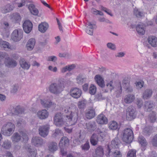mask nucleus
I'll return each instance as SVG.
<instances>
[{
	"mask_svg": "<svg viewBox=\"0 0 157 157\" xmlns=\"http://www.w3.org/2000/svg\"><path fill=\"white\" fill-rule=\"evenodd\" d=\"M97 121V123L99 124H106L108 122V120L104 115L102 114H101L98 116Z\"/></svg>",
	"mask_w": 157,
	"mask_h": 157,
	"instance_id": "5701e85b",
	"label": "nucleus"
},
{
	"mask_svg": "<svg viewBox=\"0 0 157 157\" xmlns=\"http://www.w3.org/2000/svg\"><path fill=\"white\" fill-rule=\"evenodd\" d=\"M28 155L29 157H35L36 155L37 151L34 149L28 147L27 149Z\"/></svg>",
	"mask_w": 157,
	"mask_h": 157,
	"instance_id": "a19ab883",
	"label": "nucleus"
},
{
	"mask_svg": "<svg viewBox=\"0 0 157 157\" xmlns=\"http://www.w3.org/2000/svg\"><path fill=\"white\" fill-rule=\"evenodd\" d=\"M106 155L109 156L110 155H113V157H121L122 155L119 149L114 150H107L106 151Z\"/></svg>",
	"mask_w": 157,
	"mask_h": 157,
	"instance_id": "a211bd4d",
	"label": "nucleus"
},
{
	"mask_svg": "<svg viewBox=\"0 0 157 157\" xmlns=\"http://www.w3.org/2000/svg\"><path fill=\"white\" fill-rule=\"evenodd\" d=\"M86 101L85 100H82L79 101L78 103V108L80 109L84 108L86 104Z\"/></svg>",
	"mask_w": 157,
	"mask_h": 157,
	"instance_id": "09e8293b",
	"label": "nucleus"
},
{
	"mask_svg": "<svg viewBox=\"0 0 157 157\" xmlns=\"http://www.w3.org/2000/svg\"><path fill=\"white\" fill-rule=\"evenodd\" d=\"M118 125L117 122L113 121L109 124V128L112 130H116L118 128Z\"/></svg>",
	"mask_w": 157,
	"mask_h": 157,
	"instance_id": "c03bdc74",
	"label": "nucleus"
},
{
	"mask_svg": "<svg viewBox=\"0 0 157 157\" xmlns=\"http://www.w3.org/2000/svg\"><path fill=\"white\" fill-rule=\"evenodd\" d=\"M86 117L88 119H90L94 117L95 116V111L94 109L88 110L85 113Z\"/></svg>",
	"mask_w": 157,
	"mask_h": 157,
	"instance_id": "c9c22d12",
	"label": "nucleus"
},
{
	"mask_svg": "<svg viewBox=\"0 0 157 157\" xmlns=\"http://www.w3.org/2000/svg\"><path fill=\"white\" fill-rule=\"evenodd\" d=\"M151 133V130L148 127L145 128L143 131V134L145 136H148Z\"/></svg>",
	"mask_w": 157,
	"mask_h": 157,
	"instance_id": "13d9d810",
	"label": "nucleus"
},
{
	"mask_svg": "<svg viewBox=\"0 0 157 157\" xmlns=\"http://www.w3.org/2000/svg\"><path fill=\"white\" fill-rule=\"evenodd\" d=\"M135 99V96L133 94H129L125 96L124 101L127 104L131 103Z\"/></svg>",
	"mask_w": 157,
	"mask_h": 157,
	"instance_id": "2f4dec72",
	"label": "nucleus"
},
{
	"mask_svg": "<svg viewBox=\"0 0 157 157\" xmlns=\"http://www.w3.org/2000/svg\"><path fill=\"white\" fill-rule=\"evenodd\" d=\"M23 32L21 29H15L13 31L11 34V39L14 41H19L23 37Z\"/></svg>",
	"mask_w": 157,
	"mask_h": 157,
	"instance_id": "0eeeda50",
	"label": "nucleus"
},
{
	"mask_svg": "<svg viewBox=\"0 0 157 157\" xmlns=\"http://www.w3.org/2000/svg\"><path fill=\"white\" fill-rule=\"evenodd\" d=\"M48 147V150L52 153L54 152L57 150V144L56 142H51L49 143Z\"/></svg>",
	"mask_w": 157,
	"mask_h": 157,
	"instance_id": "a878e982",
	"label": "nucleus"
},
{
	"mask_svg": "<svg viewBox=\"0 0 157 157\" xmlns=\"http://www.w3.org/2000/svg\"><path fill=\"white\" fill-rule=\"evenodd\" d=\"M149 44L153 47L157 46V38L154 36H150L147 38Z\"/></svg>",
	"mask_w": 157,
	"mask_h": 157,
	"instance_id": "b1692460",
	"label": "nucleus"
},
{
	"mask_svg": "<svg viewBox=\"0 0 157 157\" xmlns=\"http://www.w3.org/2000/svg\"><path fill=\"white\" fill-rule=\"evenodd\" d=\"M82 91L81 89L77 88H72L70 91V94L72 97L75 98H78L81 96Z\"/></svg>",
	"mask_w": 157,
	"mask_h": 157,
	"instance_id": "ddd939ff",
	"label": "nucleus"
},
{
	"mask_svg": "<svg viewBox=\"0 0 157 157\" xmlns=\"http://www.w3.org/2000/svg\"><path fill=\"white\" fill-rule=\"evenodd\" d=\"M57 58L55 56H51L48 57L47 60L48 61H52L55 62L57 60Z\"/></svg>",
	"mask_w": 157,
	"mask_h": 157,
	"instance_id": "bf43d9fd",
	"label": "nucleus"
},
{
	"mask_svg": "<svg viewBox=\"0 0 157 157\" xmlns=\"http://www.w3.org/2000/svg\"><path fill=\"white\" fill-rule=\"evenodd\" d=\"M69 140L67 137H63L61 139L59 145L60 147H64L69 145Z\"/></svg>",
	"mask_w": 157,
	"mask_h": 157,
	"instance_id": "f704fd0d",
	"label": "nucleus"
},
{
	"mask_svg": "<svg viewBox=\"0 0 157 157\" xmlns=\"http://www.w3.org/2000/svg\"><path fill=\"white\" fill-rule=\"evenodd\" d=\"M64 87V82L61 80H59L56 82L51 83L48 89L51 93L57 94L62 92Z\"/></svg>",
	"mask_w": 157,
	"mask_h": 157,
	"instance_id": "f03ea898",
	"label": "nucleus"
},
{
	"mask_svg": "<svg viewBox=\"0 0 157 157\" xmlns=\"http://www.w3.org/2000/svg\"><path fill=\"white\" fill-rule=\"evenodd\" d=\"M26 124L25 121L23 119L20 118L17 121V125L18 127H23Z\"/></svg>",
	"mask_w": 157,
	"mask_h": 157,
	"instance_id": "864d4df0",
	"label": "nucleus"
},
{
	"mask_svg": "<svg viewBox=\"0 0 157 157\" xmlns=\"http://www.w3.org/2000/svg\"><path fill=\"white\" fill-rule=\"evenodd\" d=\"M123 85L124 87L126 89V90L127 92L131 93L132 92V87L130 86L128 82L127 83L123 82Z\"/></svg>",
	"mask_w": 157,
	"mask_h": 157,
	"instance_id": "de8ad7c7",
	"label": "nucleus"
},
{
	"mask_svg": "<svg viewBox=\"0 0 157 157\" xmlns=\"http://www.w3.org/2000/svg\"><path fill=\"white\" fill-rule=\"evenodd\" d=\"M40 102L42 106L45 108H50L55 105L53 102L45 99H40Z\"/></svg>",
	"mask_w": 157,
	"mask_h": 157,
	"instance_id": "aec40b11",
	"label": "nucleus"
},
{
	"mask_svg": "<svg viewBox=\"0 0 157 157\" xmlns=\"http://www.w3.org/2000/svg\"><path fill=\"white\" fill-rule=\"evenodd\" d=\"M133 134L132 130L130 128L124 129L123 132L122 140L126 143H131L133 140Z\"/></svg>",
	"mask_w": 157,
	"mask_h": 157,
	"instance_id": "20e7f679",
	"label": "nucleus"
},
{
	"mask_svg": "<svg viewBox=\"0 0 157 157\" xmlns=\"http://www.w3.org/2000/svg\"><path fill=\"white\" fill-rule=\"evenodd\" d=\"M49 129L50 126L48 124L39 126L38 128L39 135L43 137H45L48 135Z\"/></svg>",
	"mask_w": 157,
	"mask_h": 157,
	"instance_id": "6e6552de",
	"label": "nucleus"
},
{
	"mask_svg": "<svg viewBox=\"0 0 157 157\" xmlns=\"http://www.w3.org/2000/svg\"><path fill=\"white\" fill-rule=\"evenodd\" d=\"M126 118L127 120L131 121L135 119L136 113L134 108L132 106H129L127 109Z\"/></svg>",
	"mask_w": 157,
	"mask_h": 157,
	"instance_id": "423d86ee",
	"label": "nucleus"
},
{
	"mask_svg": "<svg viewBox=\"0 0 157 157\" xmlns=\"http://www.w3.org/2000/svg\"><path fill=\"white\" fill-rule=\"evenodd\" d=\"M149 116L151 122L153 123L155 121L156 118L154 114H150Z\"/></svg>",
	"mask_w": 157,
	"mask_h": 157,
	"instance_id": "69168bd1",
	"label": "nucleus"
},
{
	"mask_svg": "<svg viewBox=\"0 0 157 157\" xmlns=\"http://www.w3.org/2000/svg\"><path fill=\"white\" fill-rule=\"evenodd\" d=\"M14 129V125L12 123L9 122L3 126L1 132L4 135L9 136L13 133Z\"/></svg>",
	"mask_w": 157,
	"mask_h": 157,
	"instance_id": "7ed1b4c3",
	"label": "nucleus"
},
{
	"mask_svg": "<svg viewBox=\"0 0 157 157\" xmlns=\"http://www.w3.org/2000/svg\"><path fill=\"white\" fill-rule=\"evenodd\" d=\"M49 27V25L46 22H43L39 24L38 30L42 33H44L47 30Z\"/></svg>",
	"mask_w": 157,
	"mask_h": 157,
	"instance_id": "393cba45",
	"label": "nucleus"
},
{
	"mask_svg": "<svg viewBox=\"0 0 157 157\" xmlns=\"http://www.w3.org/2000/svg\"><path fill=\"white\" fill-rule=\"evenodd\" d=\"M84 139V136L81 133V132H80L77 134V137L74 140L73 142L76 144H79L82 143Z\"/></svg>",
	"mask_w": 157,
	"mask_h": 157,
	"instance_id": "c85d7f7f",
	"label": "nucleus"
},
{
	"mask_svg": "<svg viewBox=\"0 0 157 157\" xmlns=\"http://www.w3.org/2000/svg\"><path fill=\"white\" fill-rule=\"evenodd\" d=\"M8 54L5 52H0V66L3 64L4 62V59H5V60H6V58L8 57Z\"/></svg>",
	"mask_w": 157,
	"mask_h": 157,
	"instance_id": "ea45409f",
	"label": "nucleus"
},
{
	"mask_svg": "<svg viewBox=\"0 0 157 157\" xmlns=\"http://www.w3.org/2000/svg\"><path fill=\"white\" fill-rule=\"evenodd\" d=\"M136 150L134 149L130 150L127 153V157H136Z\"/></svg>",
	"mask_w": 157,
	"mask_h": 157,
	"instance_id": "603ef678",
	"label": "nucleus"
},
{
	"mask_svg": "<svg viewBox=\"0 0 157 157\" xmlns=\"http://www.w3.org/2000/svg\"><path fill=\"white\" fill-rule=\"evenodd\" d=\"M120 141L117 138H115L111 142V144L108 146L107 150H114L118 149Z\"/></svg>",
	"mask_w": 157,
	"mask_h": 157,
	"instance_id": "9b49d317",
	"label": "nucleus"
},
{
	"mask_svg": "<svg viewBox=\"0 0 157 157\" xmlns=\"http://www.w3.org/2000/svg\"><path fill=\"white\" fill-rule=\"evenodd\" d=\"M14 8V6L13 5L8 4L2 7L1 11L2 13L5 14L11 11Z\"/></svg>",
	"mask_w": 157,
	"mask_h": 157,
	"instance_id": "412c9836",
	"label": "nucleus"
},
{
	"mask_svg": "<svg viewBox=\"0 0 157 157\" xmlns=\"http://www.w3.org/2000/svg\"><path fill=\"white\" fill-rule=\"evenodd\" d=\"M86 127L85 128L86 130L89 132L94 131L97 128V125L94 121H90L86 123Z\"/></svg>",
	"mask_w": 157,
	"mask_h": 157,
	"instance_id": "4468645a",
	"label": "nucleus"
},
{
	"mask_svg": "<svg viewBox=\"0 0 157 157\" xmlns=\"http://www.w3.org/2000/svg\"><path fill=\"white\" fill-rule=\"evenodd\" d=\"M138 140L140 143L143 146H146L147 144V141L145 139L143 136H139Z\"/></svg>",
	"mask_w": 157,
	"mask_h": 157,
	"instance_id": "8fccbe9b",
	"label": "nucleus"
},
{
	"mask_svg": "<svg viewBox=\"0 0 157 157\" xmlns=\"http://www.w3.org/2000/svg\"><path fill=\"white\" fill-rule=\"evenodd\" d=\"M96 91V86L93 85H91L89 88V93L92 95L94 94Z\"/></svg>",
	"mask_w": 157,
	"mask_h": 157,
	"instance_id": "4d7b16f0",
	"label": "nucleus"
},
{
	"mask_svg": "<svg viewBox=\"0 0 157 157\" xmlns=\"http://www.w3.org/2000/svg\"><path fill=\"white\" fill-rule=\"evenodd\" d=\"M32 23L29 20H26L23 24V28L24 32L29 33L31 32L33 28Z\"/></svg>",
	"mask_w": 157,
	"mask_h": 157,
	"instance_id": "9d476101",
	"label": "nucleus"
},
{
	"mask_svg": "<svg viewBox=\"0 0 157 157\" xmlns=\"http://www.w3.org/2000/svg\"><path fill=\"white\" fill-rule=\"evenodd\" d=\"M94 24H92L90 22H88L85 25V26L86 27V32L90 35H92L94 30Z\"/></svg>",
	"mask_w": 157,
	"mask_h": 157,
	"instance_id": "6ab92c4d",
	"label": "nucleus"
},
{
	"mask_svg": "<svg viewBox=\"0 0 157 157\" xmlns=\"http://www.w3.org/2000/svg\"><path fill=\"white\" fill-rule=\"evenodd\" d=\"M86 79V77L82 74H79L77 77L76 80L77 83L78 84H82L85 82Z\"/></svg>",
	"mask_w": 157,
	"mask_h": 157,
	"instance_id": "e433bc0d",
	"label": "nucleus"
},
{
	"mask_svg": "<svg viewBox=\"0 0 157 157\" xmlns=\"http://www.w3.org/2000/svg\"><path fill=\"white\" fill-rule=\"evenodd\" d=\"M119 86L116 91V96L117 98H119L121 96V95L122 92V88L120 82L119 83Z\"/></svg>",
	"mask_w": 157,
	"mask_h": 157,
	"instance_id": "6e6d98bb",
	"label": "nucleus"
},
{
	"mask_svg": "<svg viewBox=\"0 0 157 157\" xmlns=\"http://www.w3.org/2000/svg\"><path fill=\"white\" fill-rule=\"evenodd\" d=\"M133 12L134 15L138 18L144 16L143 12L136 8L134 9Z\"/></svg>",
	"mask_w": 157,
	"mask_h": 157,
	"instance_id": "79ce46f5",
	"label": "nucleus"
},
{
	"mask_svg": "<svg viewBox=\"0 0 157 157\" xmlns=\"http://www.w3.org/2000/svg\"><path fill=\"white\" fill-rule=\"evenodd\" d=\"M19 62L21 67L24 70H28L29 69L30 64L29 62H27L25 59H21Z\"/></svg>",
	"mask_w": 157,
	"mask_h": 157,
	"instance_id": "cd10ccee",
	"label": "nucleus"
},
{
	"mask_svg": "<svg viewBox=\"0 0 157 157\" xmlns=\"http://www.w3.org/2000/svg\"><path fill=\"white\" fill-rule=\"evenodd\" d=\"M29 8L31 13L34 15H37L38 13V10L35 8V6L33 4L29 5Z\"/></svg>",
	"mask_w": 157,
	"mask_h": 157,
	"instance_id": "4c0bfd02",
	"label": "nucleus"
},
{
	"mask_svg": "<svg viewBox=\"0 0 157 157\" xmlns=\"http://www.w3.org/2000/svg\"><path fill=\"white\" fill-rule=\"evenodd\" d=\"M94 79L97 83L98 85L101 87H104L105 85L104 84V81L103 78L99 75H95L94 77Z\"/></svg>",
	"mask_w": 157,
	"mask_h": 157,
	"instance_id": "bb28decb",
	"label": "nucleus"
},
{
	"mask_svg": "<svg viewBox=\"0 0 157 157\" xmlns=\"http://www.w3.org/2000/svg\"><path fill=\"white\" fill-rule=\"evenodd\" d=\"M100 137L98 135L95 133H94L92 135L90 138V142L91 144L93 146H95L98 143Z\"/></svg>",
	"mask_w": 157,
	"mask_h": 157,
	"instance_id": "c756f323",
	"label": "nucleus"
},
{
	"mask_svg": "<svg viewBox=\"0 0 157 157\" xmlns=\"http://www.w3.org/2000/svg\"><path fill=\"white\" fill-rule=\"evenodd\" d=\"M48 112L45 109L39 111L37 113V117L40 119H45L48 117Z\"/></svg>",
	"mask_w": 157,
	"mask_h": 157,
	"instance_id": "f3484780",
	"label": "nucleus"
},
{
	"mask_svg": "<svg viewBox=\"0 0 157 157\" xmlns=\"http://www.w3.org/2000/svg\"><path fill=\"white\" fill-rule=\"evenodd\" d=\"M0 46L3 48L4 49H9L10 46L9 43L6 41L1 40L0 41Z\"/></svg>",
	"mask_w": 157,
	"mask_h": 157,
	"instance_id": "49530a36",
	"label": "nucleus"
},
{
	"mask_svg": "<svg viewBox=\"0 0 157 157\" xmlns=\"http://www.w3.org/2000/svg\"><path fill=\"white\" fill-rule=\"evenodd\" d=\"M90 148L89 143H86L83 145L82 146V149L84 150H88Z\"/></svg>",
	"mask_w": 157,
	"mask_h": 157,
	"instance_id": "0e129e2a",
	"label": "nucleus"
},
{
	"mask_svg": "<svg viewBox=\"0 0 157 157\" xmlns=\"http://www.w3.org/2000/svg\"><path fill=\"white\" fill-rule=\"evenodd\" d=\"M152 90L147 89L143 92L142 98L144 99H147L150 98L152 94Z\"/></svg>",
	"mask_w": 157,
	"mask_h": 157,
	"instance_id": "473e14b6",
	"label": "nucleus"
},
{
	"mask_svg": "<svg viewBox=\"0 0 157 157\" xmlns=\"http://www.w3.org/2000/svg\"><path fill=\"white\" fill-rule=\"evenodd\" d=\"M32 143L35 146L38 147L41 146L45 143L43 139L38 136L33 137L32 139Z\"/></svg>",
	"mask_w": 157,
	"mask_h": 157,
	"instance_id": "f8f14e48",
	"label": "nucleus"
},
{
	"mask_svg": "<svg viewBox=\"0 0 157 157\" xmlns=\"http://www.w3.org/2000/svg\"><path fill=\"white\" fill-rule=\"evenodd\" d=\"M62 134L61 130L59 129H56L52 134V136L54 138H56L62 136Z\"/></svg>",
	"mask_w": 157,
	"mask_h": 157,
	"instance_id": "3c124183",
	"label": "nucleus"
},
{
	"mask_svg": "<svg viewBox=\"0 0 157 157\" xmlns=\"http://www.w3.org/2000/svg\"><path fill=\"white\" fill-rule=\"evenodd\" d=\"M48 69L49 70L56 72L57 71V68L56 67H53L52 66H49L48 67Z\"/></svg>",
	"mask_w": 157,
	"mask_h": 157,
	"instance_id": "338daca9",
	"label": "nucleus"
},
{
	"mask_svg": "<svg viewBox=\"0 0 157 157\" xmlns=\"http://www.w3.org/2000/svg\"><path fill=\"white\" fill-rule=\"evenodd\" d=\"M136 103L138 108H140L143 105V102L142 100L140 99H137L136 100Z\"/></svg>",
	"mask_w": 157,
	"mask_h": 157,
	"instance_id": "e2e57ef3",
	"label": "nucleus"
},
{
	"mask_svg": "<svg viewBox=\"0 0 157 157\" xmlns=\"http://www.w3.org/2000/svg\"><path fill=\"white\" fill-rule=\"evenodd\" d=\"M21 137L24 140H27L28 138L26 133L22 131L14 133L11 138L12 142L15 143L19 142L21 140Z\"/></svg>",
	"mask_w": 157,
	"mask_h": 157,
	"instance_id": "39448f33",
	"label": "nucleus"
},
{
	"mask_svg": "<svg viewBox=\"0 0 157 157\" xmlns=\"http://www.w3.org/2000/svg\"><path fill=\"white\" fill-rule=\"evenodd\" d=\"M35 44V40L34 38L30 39L26 44V48L29 51H31L33 49Z\"/></svg>",
	"mask_w": 157,
	"mask_h": 157,
	"instance_id": "7c9ffc66",
	"label": "nucleus"
},
{
	"mask_svg": "<svg viewBox=\"0 0 157 157\" xmlns=\"http://www.w3.org/2000/svg\"><path fill=\"white\" fill-rule=\"evenodd\" d=\"M24 109L20 106H17L15 109L14 113L16 115L24 113Z\"/></svg>",
	"mask_w": 157,
	"mask_h": 157,
	"instance_id": "37998d69",
	"label": "nucleus"
},
{
	"mask_svg": "<svg viewBox=\"0 0 157 157\" xmlns=\"http://www.w3.org/2000/svg\"><path fill=\"white\" fill-rule=\"evenodd\" d=\"M2 146V147L6 149H9L11 147V143L8 140H6L3 142Z\"/></svg>",
	"mask_w": 157,
	"mask_h": 157,
	"instance_id": "a18cd8bd",
	"label": "nucleus"
},
{
	"mask_svg": "<svg viewBox=\"0 0 157 157\" xmlns=\"http://www.w3.org/2000/svg\"><path fill=\"white\" fill-rule=\"evenodd\" d=\"M136 29L139 35H143L145 33L144 26L143 23H140L138 24L136 26Z\"/></svg>",
	"mask_w": 157,
	"mask_h": 157,
	"instance_id": "4be33fe9",
	"label": "nucleus"
},
{
	"mask_svg": "<svg viewBox=\"0 0 157 157\" xmlns=\"http://www.w3.org/2000/svg\"><path fill=\"white\" fill-rule=\"evenodd\" d=\"M107 47L112 50H115L116 49V47L115 45L111 43H108L107 44Z\"/></svg>",
	"mask_w": 157,
	"mask_h": 157,
	"instance_id": "680f3d73",
	"label": "nucleus"
},
{
	"mask_svg": "<svg viewBox=\"0 0 157 157\" xmlns=\"http://www.w3.org/2000/svg\"><path fill=\"white\" fill-rule=\"evenodd\" d=\"M151 143L153 146L157 147V134L153 137Z\"/></svg>",
	"mask_w": 157,
	"mask_h": 157,
	"instance_id": "052dcab7",
	"label": "nucleus"
},
{
	"mask_svg": "<svg viewBox=\"0 0 157 157\" xmlns=\"http://www.w3.org/2000/svg\"><path fill=\"white\" fill-rule=\"evenodd\" d=\"M96 98L98 100H101L105 99L104 98L102 97L101 93L98 94H97Z\"/></svg>",
	"mask_w": 157,
	"mask_h": 157,
	"instance_id": "774afa93",
	"label": "nucleus"
},
{
	"mask_svg": "<svg viewBox=\"0 0 157 157\" xmlns=\"http://www.w3.org/2000/svg\"><path fill=\"white\" fill-rule=\"evenodd\" d=\"M95 155L94 157H102L103 155V148L101 146L98 147L95 151Z\"/></svg>",
	"mask_w": 157,
	"mask_h": 157,
	"instance_id": "72a5a7b5",
	"label": "nucleus"
},
{
	"mask_svg": "<svg viewBox=\"0 0 157 157\" xmlns=\"http://www.w3.org/2000/svg\"><path fill=\"white\" fill-rule=\"evenodd\" d=\"M6 65L9 68H13L16 67L17 65V62L9 57L6 58V60L5 61Z\"/></svg>",
	"mask_w": 157,
	"mask_h": 157,
	"instance_id": "dca6fc26",
	"label": "nucleus"
},
{
	"mask_svg": "<svg viewBox=\"0 0 157 157\" xmlns=\"http://www.w3.org/2000/svg\"><path fill=\"white\" fill-rule=\"evenodd\" d=\"M153 106V104L151 101H146L144 104V109L147 111H150L151 110Z\"/></svg>",
	"mask_w": 157,
	"mask_h": 157,
	"instance_id": "58836bf2",
	"label": "nucleus"
},
{
	"mask_svg": "<svg viewBox=\"0 0 157 157\" xmlns=\"http://www.w3.org/2000/svg\"><path fill=\"white\" fill-rule=\"evenodd\" d=\"M63 112L66 114H67L66 116L67 118V120L70 123L71 125H74L76 123L78 117V109H76L74 112H72L69 107H64L63 109Z\"/></svg>",
	"mask_w": 157,
	"mask_h": 157,
	"instance_id": "f257e3e1",
	"label": "nucleus"
},
{
	"mask_svg": "<svg viewBox=\"0 0 157 157\" xmlns=\"http://www.w3.org/2000/svg\"><path fill=\"white\" fill-rule=\"evenodd\" d=\"M10 18L12 21L14 23H19L21 19L20 14L17 13H14L11 14Z\"/></svg>",
	"mask_w": 157,
	"mask_h": 157,
	"instance_id": "2eb2a0df",
	"label": "nucleus"
},
{
	"mask_svg": "<svg viewBox=\"0 0 157 157\" xmlns=\"http://www.w3.org/2000/svg\"><path fill=\"white\" fill-rule=\"evenodd\" d=\"M54 120L55 124L57 126H61L65 124V122L63 121V116L61 113L56 114Z\"/></svg>",
	"mask_w": 157,
	"mask_h": 157,
	"instance_id": "1a4fd4ad",
	"label": "nucleus"
},
{
	"mask_svg": "<svg viewBox=\"0 0 157 157\" xmlns=\"http://www.w3.org/2000/svg\"><path fill=\"white\" fill-rule=\"evenodd\" d=\"M19 88V86L18 84H14L12 86L10 92L13 94H15L18 90Z\"/></svg>",
	"mask_w": 157,
	"mask_h": 157,
	"instance_id": "5fc2aeb1",
	"label": "nucleus"
}]
</instances>
